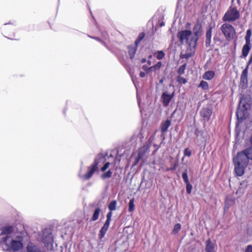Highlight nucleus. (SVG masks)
Masks as SVG:
<instances>
[{
	"instance_id": "nucleus-1",
	"label": "nucleus",
	"mask_w": 252,
	"mask_h": 252,
	"mask_svg": "<svg viewBox=\"0 0 252 252\" xmlns=\"http://www.w3.org/2000/svg\"><path fill=\"white\" fill-rule=\"evenodd\" d=\"M22 238L14 236V228L6 225L0 229V248L4 251H18L23 247Z\"/></svg>"
},
{
	"instance_id": "nucleus-2",
	"label": "nucleus",
	"mask_w": 252,
	"mask_h": 252,
	"mask_svg": "<svg viewBox=\"0 0 252 252\" xmlns=\"http://www.w3.org/2000/svg\"><path fill=\"white\" fill-rule=\"evenodd\" d=\"M191 32L190 30H183L178 32L177 37L179 38L181 43L183 44L185 42L189 46L190 51L194 53L196 47V43L192 42Z\"/></svg>"
},
{
	"instance_id": "nucleus-3",
	"label": "nucleus",
	"mask_w": 252,
	"mask_h": 252,
	"mask_svg": "<svg viewBox=\"0 0 252 252\" xmlns=\"http://www.w3.org/2000/svg\"><path fill=\"white\" fill-rule=\"evenodd\" d=\"M39 241L44 244L48 250H52L53 249V236L51 228H45L43 230L42 234L39 235Z\"/></svg>"
},
{
	"instance_id": "nucleus-4",
	"label": "nucleus",
	"mask_w": 252,
	"mask_h": 252,
	"mask_svg": "<svg viewBox=\"0 0 252 252\" xmlns=\"http://www.w3.org/2000/svg\"><path fill=\"white\" fill-rule=\"evenodd\" d=\"M102 158V155L101 154L99 155L96 158H95L93 163L91 166L88 167L87 173L83 176V178L84 180H89L92 177L94 172L98 169L99 159Z\"/></svg>"
},
{
	"instance_id": "nucleus-5",
	"label": "nucleus",
	"mask_w": 252,
	"mask_h": 252,
	"mask_svg": "<svg viewBox=\"0 0 252 252\" xmlns=\"http://www.w3.org/2000/svg\"><path fill=\"white\" fill-rule=\"evenodd\" d=\"M240 17V13L236 7L231 8L224 14L222 20L225 22H233Z\"/></svg>"
},
{
	"instance_id": "nucleus-6",
	"label": "nucleus",
	"mask_w": 252,
	"mask_h": 252,
	"mask_svg": "<svg viewBox=\"0 0 252 252\" xmlns=\"http://www.w3.org/2000/svg\"><path fill=\"white\" fill-rule=\"evenodd\" d=\"M221 31L227 40L232 39L236 33L234 27L227 23L221 26Z\"/></svg>"
},
{
	"instance_id": "nucleus-7",
	"label": "nucleus",
	"mask_w": 252,
	"mask_h": 252,
	"mask_svg": "<svg viewBox=\"0 0 252 252\" xmlns=\"http://www.w3.org/2000/svg\"><path fill=\"white\" fill-rule=\"evenodd\" d=\"M193 33L191 34L192 42L196 43L197 44V41L202 33V27L201 24L199 22H197L193 28Z\"/></svg>"
},
{
	"instance_id": "nucleus-8",
	"label": "nucleus",
	"mask_w": 252,
	"mask_h": 252,
	"mask_svg": "<svg viewBox=\"0 0 252 252\" xmlns=\"http://www.w3.org/2000/svg\"><path fill=\"white\" fill-rule=\"evenodd\" d=\"M249 160L246 157L245 154L243 151L238 152L236 156L233 158L234 163H238L247 166L249 164Z\"/></svg>"
},
{
	"instance_id": "nucleus-9",
	"label": "nucleus",
	"mask_w": 252,
	"mask_h": 252,
	"mask_svg": "<svg viewBox=\"0 0 252 252\" xmlns=\"http://www.w3.org/2000/svg\"><path fill=\"white\" fill-rule=\"evenodd\" d=\"M200 114L202 121L207 122L212 114V109L210 106H207L201 110Z\"/></svg>"
},
{
	"instance_id": "nucleus-10",
	"label": "nucleus",
	"mask_w": 252,
	"mask_h": 252,
	"mask_svg": "<svg viewBox=\"0 0 252 252\" xmlns=\"http://www.w3.org/2000/svg\"><path fill=\"white\" fill-rule=\"evenodd\" d=\"M174 95V93L173 92L170 94L167 91L163 92L161 96V101L164 107H167Z\"/></svg>"
},
{
	"instance_id": "nucleus-11",
	"label": "nucleus",
	"mask_w": 252,
	"mask_h": 252,
	"mask_svg": "<svg viewBox=\"0 0 252 252\" xmlns=\"http://www.w3.org/2000/svg\"><path fill=\"white\" fill-rule=\"evenodd\" d=\"M242 102V99H241L239 104V107L237 109L236 115L238 120L242 121L245 119V113L247 111V108L246 107V105L244 103L242 104V108H240V105Z\"/></svg>"
},
{
	"instance_id": "nucleus-12",
	"label": "nucleus",
	"mask_w": 252,
	"mask_h": 252,
	"mask_svg": "<svg viewBox=\"0 0 252 252\" xmlns=\"http://www.w3.org/2000/svg\"><path fill=\"white\" fill-rule=\"evenodd\" d=\"M248 71L247 68H245L241 75L240 86L242 90H245L248 87Z\"/></svg>"
},
{
	"instance_id": "nucleus-13",
	"label": "nucleus",
	"mask_w": 252,
	"mask_h": 252,
	"mask_svg": "<svg viewBox=\"0 0 252 252\" xmlns=\"http://www.w3.org/2000/svg\"><path fill=\"white\" fill-rule=\"evenodd\" d=\"M234 171L236 175L238 176H242L245 173V169L247 166H244L242 164L238 163H234Z\"/></svg>"
},
{
	"instance_id": "nucleus-14",
	"label": "nucleus",
	"mask_w": 252,
	"mask_h": 252,
	"mask_svg": "<svg viewBox=\"0 0 252 252\" xmlns=\"http://www.w3.org/2000/svg\"><path fill=\"white\" fill-rule=\"evenodd\" d=\"M212 29L213 27L209 26L206 32L205 45L207 47H209L211 45Z\"/></svg>"
},
{
	"instance_id": "nucleus-15",
	"label": "nucleus",
	"mask_w": 252,
	"mask_h": 252,
	"mask_svg": "<svg viewBox=\"0 0 252 252\" xmlns=\"http://www.w3.org/2000/svg\"><path fill=\"white\" fill-rule=\"evenodd\" d=\"M205 250L206 252H216L215 250L214 244L212 243L210 239L206 241Z\"/></svg>"
},
{
	"instance_id": "nucleus-16",
	"label": "nucleus",
	"mask_w": 252,
	"mask_h": 252,
	"mask_svg": "<svg viewBox=\"0 0 252 252\" xmlns=\"http://www.w3.org/2000/svg\"><path fill=\"white\" fill-rule=\"evenodd\" d=\"M251 42L246 41L245 44L243 46L242 48V55L243 57L246 58L248 56L251 50Z\"/></svg>"
},
{
	"instance_id": "nucleus-17",
	"label": "nucleus",
	"mask_w": 252,
	"mask_h": 252,
	"mask_svg": "<svg viewBox=\"0 0 252 252\" xmlns=\"http://www.w3.org/2000/svg\"><path fill=\"white\" fill-rule=\"evenodd\" d=\"M109 224H107L104 223L103 226L101 227L100 230H99L98 237L99 240L102 239L105 236L107 231L108 230V227L109 226Z\"/></svg>"
},
{
	"instance_id": "nucleus-18",
	"label": "nucleus",
	"mask_w": 252,
	"mask_h": 252,
	"mask_svg": "<svg viewBox=\"0 0 252 252\" xmlns=\"http://www.w3.org/2000/svg\"><path fill=\"white\" fill-rule=\"evenodd\" d=\"M171 120H166L162 122L160 124V129L162 133H164L167 131V129L171 125Z\"/></svg>"
},
{
	"instance_id": "nucleus-19",
	"label": "nucleus",
	"mask_w": 252,
	"mask_h": 252,
	"mask_svg": "<svg viewBox=\"0 0 252 252\" xmlns=\"http://www.w3.org/2000/svg\"><path fill=\"white\" fill-rule=\"evenodd\" d=\"M137 46H136L135 44L134 46L129 45L127 46L128 52L130 59L134 58L136 51L137 50Z\"/></svg>"
},
{
	"instance_id": "nucleus-20",
	"label": "nucleus",
	"mask_w": 252,
	"mask_h": 252,
	"mask_svg": "<svg viewBox=\"0 0 252 252\" xmlns=\"http://www.w3.org/2000/svg\"><path fill=\"white\" fill-rule=\"evenodd\" d=\"M235 198L231 196H227L225 199V207L227 209L235 203Z\"/></svg>"
},
{
	"instance_id": "nucleus-21",
	"label": "nucleus",
	"mask_w": 252,
	"mask_h": 252,
	"mask_svg": "<svg viewBox=\"0 0 252 252\" xmlns=\"http://www.w3.org/2000/svg\"><path fill=\"white\" fill-rule=\"evenodd\" d=\"M215 76V73L213 71H206L203 76V78L206 80H211Z\"/></svg>"
},
{
	"instance_id": "nucleus-22",
	"label": "nucleus",
	"mask_w": 252,
	"mask_h": 252,
	"mask_svg": "<svg viewBox=\"0 0 252 252\" xmlns=\"http://www.w3.org/2000/svg\"><path fill=\"white\" fill-rule=\"evenodd\" d=\"M249 160H252V146L243 150Z\"/></svg>"
},
{
	"instance_id": "nucleus-23",
	"label": "nucleus",
	"mask_w": 252,
	"mask_h": 252,
	"mask_svg": "<svg viewBox=\"0 0 252 252\" xmlns=\"http://www.w3.org/2000/svg\"><path fill=\"white\" fill-rule=\"evenodd\" d=\"M100 211L101 210L98 207L96 208L94 211L92 217L91 219V220L93 221L96 220L98 219Z\"/></svg>"
},
{
	"instance_id": "nucleus-24",
	"label": "nucleus",
	"mask_w": 252,
	"mask_h": 252,
	"mask_svg": "<svg viewBox=\"0 0 252 252\" xmlns=\"http://www.w3.org/2000/svg\"><path fill=\"white\" fill-rule=\"evenodd\" d=\"M145 35V34L144 32H142L139 33L138 37H137L135 41V44L136 45V46L138 45L140 41L144 38Z\"/></svg>"
},
{
	"instance_id": "nucleus-25",
	"label": "nucleus",
	"mask_w": 252,
	"mask_h": 252,
	"mask_svg": "<svg viewBox=\"0 0 252 252\" xmlns=\"http://www.w3.org/2000/svg\"><path fill=\"white\" fill-rule=\"evenodd\" d=\"M248 185L249 184H248L247 181H242L240 184V186L239 187V190L240 191H244L247 188Z\"/></svg>"
},
{
	"instance_id": "nucleus-26",
	"label": "nucleus",
	"mask_w": 252,
	"mask_h": 252,
	"mask_svg": "<svg viewBox=\"0 0 252 252\" xmlns=\"http://www.w3.org/2000/svg\"><path fill=\"white\" fill-rule=\"evenodd\" d=\"M117 201L116 200L112 201L108 205V209L111 211H114L116 209Z\"/></svg>"
},
{
	"instance_id": "nucleus-27",
	"label": "nucleus",
	"mask_w": 252,
	"mask_h": 252,
	"mask_svg": "<svg viewBox=\"0 0 252 252\" xmlns=\"http://www.w3.org/2000/svg\"><path fill=\"white\" fill-rule=\"evenodd\" d=\"M198 87L202 88L204 90H207L209 89V85L206 81L202 80L200 82Z\"/></svg>"
},
{
	"instance_id": "nucleus-28",
	"label": "nucleus",
	"mask_w": 252,
	"mask_h": 252,
	"mask_svg": "<svg viewBox=\"0 0 252 252\" xmlns=\"http://www.w3.org/2000/svg\"><path fill=\"white\" fill-rule=\"evenodd\" d=\"M187 67V63H185L184 64L181 65L179 68L177 70V73L180 75H182L184 74L185 70H186Z\"/></svg>"
},
{
	"instance_id": "nucleus-29",
	"label": "nucleus",
	"mask_w": 252,
	"mask_h": 252,
	"mask_svg": "<svg viewBox=\"0 0 252 252\" xmlns=\"http://www.w3.org/2000/svg\"><path fill=\"white\" fill-rule=\"evenodd\" d=\"M134 198H131L129 202L128 203V211L130 212H132L134 209Z\"/></svg>"
},
{
	"instance_id": "nucleus-30",
	"label": "nucleus",
	"mask_w": 252,
	"mask_h": 252,
	"mask_svg": "<svg viewBox=\"0 0 252 252\" xmlns=\"http://www.w3.org/2000/svg\"><path fill=\"white\" fill-rule=\"evenodd\" d=\"M112 175V172L110 170H109L106 172H105L104 173L102 174L101 175V179L104 180L106 178H109L111 177Z\"/></svg>"
},
{
	"instance_id": "nucleus-31",
	"label": "nucleus",
	"mask_w": 252,
	"mask_h": 252,
	"mask_svg": "<svg viewBox=\"0 0 252 252\" xmlns=\"http://www.w3.org/2000/svg\"><path fill=\"white\" fill-rule=\"evenodd\" d=\"M181 229V224L179 223H176L174 226V228L172 231V233L175 234L178 233L180 231Z\"/></svg>"
},
{
	"instance_id": "nucleus-32",
	"label": "nucleus",
	"mask_w": 252,
	"mask_h": 252,
	"mask_svg": "<svg viewBox=\"0 0 252 252\" xmlns=\"http://www.w3.org/2000/svg\"><path fill=\"white\" fill-rule=\"evenodd\" d=\"M161 65L162 63L161 62H158V63L155 65L151 66V71H156L157 70H159L161 67Z\"/></svg>"
},
{
	"instance_id": "nucleus-33",
	"label": "nucleus",
	"mask_w": 252,
	"mask_h": 252,
	"mask_svg": "<svg viewBox=\"0 0 252 252\" xmlns=\"http://www.w3.org/2000/svg\"><path fill=\"white\" fill-rule=\"evenodd\" d=\"M182 178L185 183H188L189 182L188 175V170L186 169L184 172L182 174Z\"/></svg>"
},
{
	"instance_id": "nucleus-34",
	"label": "nucleus",
	"mask_w": 252,
	"mask_h": 252,
	"mask_svg": "<svg viewBox=\"0 0 252 252\" xmlns=\"http://www.w3.org/2000/svg\"><path fill=\"white\" fill-rule=\"evenodd\" d=\"M145 153L146 152L144 148H140L138 151L137 157L142 159L145 155Z\"/></svg>"
},
{
	"instance_id": "nucleus-35",
	"label": "nucleus",
	"mask_w": 252,
	"mask_h": 252,
	"mask_svg": "<svg viewBox=\"0 0 252 252\" xmlns=\"http://www.w3.org/2000/svg\"><path fill=\"white\" fill-rule=\"evenodd\" d=\"M252 35V32L251 30H248L247 31L246 35L245 36V40L246 42H251L250 38Z\"/></svg>"
},
{
	"instance_id": "nucleus-36",
	"label": "nucleus",
	"mask_w": 252,
	"mask_h": 252,
	"mask_svg": "<svg viewBox=\"0 0 252 252\" xmlns=\"http://www.w3.org/2000/svg\"><path fill=\"white\" fill-rule=\"evenodd\" d=\"M112 216V211H110L106 215V220L105 222V223L110 224L111 220V217Z\"/></svg>"
},
{
	"instance_id": "nucleus-37",
	"label": "nucleus",
	"mask_w": 252,
	"mask_h": 252,
	"mask_svg": "<svg viewBox=\"0 0 252 252\" xmlns=\"http://www.w3.org/2000/svg\"><path fill=\"white\" fill-rule=\"evenodd\" d=\"M177 81L180 84H185L187 82V80L184 77L178 76L177 77Z\"/></svg>"
},
{
	"instance_id": "nucleus-38",
	"label": "nucleus",
	"mask_w": 252,
	"mask_h": 252,
	"mask_svg": "<svg viewBox=\"0 0 252 252\" xmlns=\"http://www.w3.org/2000/svg\"><path fill=\"white\" fill-rule=\"evenodd\" d=\"M193 53H188L186 54H181L180 58L181 59H188L190 57H191L193 55Z\"/></svg>"
},
{
	"instance_id": "nucleus-39",
	"label": "nucleus",
	"mask_w": 252,
	"mask_h": 252,
	"mask_svg": "<svg viewBox=\"0 0 252 252\" xmlns=\"http://www.w3.org/2000/svg\"><path fill=\"white\" fill-rule=\"evenodd\" d=\"M165 56L164 53L162 51H159L157 52V58L158 60H161Z\"/></svg>"
},
{
	"instance_id": "nucleus-40",
	"label": "nucleus",
	"mask_w": 252,
	"mask_h": 252,
	"mask_svg": "<svg viewBox=\"0 0 252 252\" xmlns=\"http://www.w3.org/2000/svg\"><path fill=\"white\" fill-rule=\"evenodd\" d=\"M185 184L186 185L187 192L188 194H190L191 193V190H192V186L190 184L189 182H188V183H185Z\"/></svg>"
},
{
	"instance_id": "nucleus-41",
	"label": "nucleus",
	"mask_w": 252,
	"mask_h": 252,
	"mask_svg": "<svg viewBox=\"0 0 252 252\" xmlns=\"http://www.w3.org/2000/svg\"><path fill=\"white\" fill-rule=\"evenodd\" d=\"M184 155L185 156L190 157L191 155V152L189 148H187L184 150Z\"/></svg>"
},
{
	"instance_id": "nucleus-42",
	"label": "nucleus",
	"mask_w": 252,
	"mask_h": 252,
	"mask_svg": "<svg viewBox=\"0 0 252 252\" xmlns=\"http://www.w3.org/2000/svg\"><path fill=\"white\" fill-rule=\"evenodd\" d=\"M22 252H32V244L29 243L26 249H24Z\"/></svg>"
},
{
	"instance_id": "nucleus-43",
	"label": "nucleus",
	"mask_w": 252,
	"mask_h": 252,
	"mask_svg": "<svg viewBox=\"0 0 252 252\" xmlns=\"http://www.w3.org/2000/svg\"><path fill=\"white\" fill-rule=\"evenodd\" d=\"M178 161H176L175 163L174 164L173 166L170 168H168L166 169L167 171H170V170H175L177 167L178 166Z\"/></svg>"
},
{
	"instance_id": "nucleus-44",
	"label": "nucleus",
	"mask_w": 252,
	"mask_h": 252,
	"mask_svg": "<svg viewBox=\"0 0 252 252\" xmlns=\"http://www.w3.org/2000/svg\"><path fill=\"white\" fill-rule=\"evenodd\" d=\"M142 69L146 72V73H148L150 71H151V67H149L146 64L143 65Z\"/></svg>"
},
{
	"instance_id": "nucleus-45",
	"label": "nucleus",
	"mask_w": 252,
	"mask_h": 252,
	"mask_svg": "<svg viewBox=\"0 0 252 252\" xmlns=\"http://www.w3.org/2000/svg\"><path fill=\"white\" fill-rule=\"evenodd\" d=\"M109 162H107L105 163L104 166L101 168V170L102 172H104L109 167Z\"/></svg>"
},
{
	"instance_id": "nucleus-46",
	"label": "nucleus",
	"mask_w": 252,
	"mask_h": 252,
	"mask_svg": "<svg viewBox=\"0 0 252 252\" xmlns=\"http://www.w3.org/2000/svg\"><path fill=\"white\" fill-rule=\"evenodd\" d=\"M252 63V54L251 55L250 58L247 63V66L245 68H247V71H248V68L249 65Z\"/></svg>"
},
{
	"instance_id": "nucleus-47",
	"label": "nucleus",
	"mask_w": 252,
	"mask_h": 252,
	"mask_svg": "<svg viewBox=\"0 0 252 252\" xmlns=\"http://www.w3.org/2000/svg\"><path fill=\"white\" fill-rule=\"evenodd\" d=\"M245 252H252V245H249L247 247Z\"/></svg>"
},
{
	"instance_id": "nucleus-48",
	"label": "nucleus",
	"mask_w": 252,
	"mask_h": 252,
	"mask_svg": "<svg viewBox=\"0 0 252 252\" xmlns=\"http://www.w3.org/2000/svg\"><path fill=\"white\" fill-rule=\"evenodd\" d=\"M141 159V158H139L138 157H137L135 159V161L134 162V163L133 164V165H136L138 164V163L139 162V161Z\"/></svg>"
},
{
	"instance_id": "nucleus-49",
	"label": "nucleus",
	"mask_w": 252,
	"mask_h": 252,
	"mask_svg": "<svg viewBox=\"0 0 252 252\" xmlns=\"http://www.w3.org/2000/svg\"><path fill=\"white\" fill-rule=\"evenodd\" d=\"M141 159V158H139L138 157H137L135 159V161L134 162V163L133 164V165H136L138 164V163L139 162V161Z\"/></svg>"
},
{
	"instance_id": "nucleus-50",
	"label": "nucleus",
	"mask_w": 252,
	"mask_h": 252,
	"mask_svg": "<svg viewBox=\"0 0 252 252\" xmlns=\"http://www.w3.org/2000/svg\"><path fill=\"white\" fill-rule=\"evenodd\" d=\"M146 73L143 71H140L139 73V76L141 78H144L146 76Z\"/></svg>"
},
{
	"instance_id": "nucleus-51",
	"label": "nucleus",
	"mask_w": 252,
	"mask_h": 252,
	"mask_svg": "<svg viewBox=\"0 0 252 252\" xmlns=\"http://www.w3.org/2000/svg\"><path fill=\"white\" fill-rule=\"evenodd\" d=\"M146 62V59L145 58H143L141 60V63H144Z\"/></svg>"
},
{
	"instance_id": "nucleus-52",
	"label": "nucleus",
	"mask_w": 252,
	"mask_h": 252,
	"mask_svg": "<svg viewBox=\"0 0 252 252\" xmlns=\"http://www.w3.org/2000/svg\"><path fill=\"white\" fill-rule=\"evenodd\" d=\"M163 80H164V78H162V79H161L159 81V83H160V84H162V83H163Z\"/></svg>"
},
{
	"instance_id": "nucleus-53",
	"label": "nucleus",
	"mask_w": 252,
	"mask_h": 252,
	"mask_svg": "<svg viewBox=\"0 0 252 252\" xmlns=\"http://www.w3.org/2000/svg\"><path fill=\"white\" fill-rule=\"evenodd\" d=\"M92 38H94V39H96V40H98V41H99V40H100V39H99V38L98 37H93Z\"/></svg>"
},
{
	"instance_id": "nucleus-54",
	"label": "nucleus",
	"mask_w": 252,
	"mask_h": 252,
	"mask_svg": "<svg viewBox=\"0 0 252 252\" xmlns=\"http://www.w3.org/2000/svg\"><path fill=\"white\" fill-rule=\"evenodd\" d=\"M164 25V23L163 22H161L160 24V27H162Z\"/></svg>"
},
{
	"instance_id": "nucleus-55",
	"label": "nucleus",
	"mask_w": 252,
	"mask_h": 252,
	"mask_svg": "<svg viewBox=\"0 0 252 252\" xmlns=\"http://www.w3.org/2000/svg\"><path fill=\"white\" fill-rule=\"evenodd\" d=\"M175 113V111L172 113V114H171V117H173V115H174Z\"/></svg>"
},
{
	"instance_id": "nucleus-56",
	"label": "nucleus",
	"mask_w": 252,
	"mask_h": 252,
	"mask_svg": "<svg viewBox=\"0 0 252 252\" xmlns=\"http://www.w3.org/2000/svg\"><path fill=\"white\" fill-rule=\"evenodd\" d=\"M148 63L149 65H150V64H151V62L150 61H148Z\"/></svg>"
},
{
	"instance_id": "nucleus-57",
	"label": "nucleus",
	"mask_w": 252,
	"mask_h": 252,
	"mask_svg": "<svg viewBox=\"0 0 252 252\" xmlns=\"http://www.w3.org/2000/svg\"><path fill=\"white\" fill-rule=\"evenodd\" d=\"M213 39L215 41L216 40H217V37L216 36H214Z\"/></svg>"
},
{
	"instance_id": "nucleus-58",
	"label": "nucleus",
	"mask_w": 252,
	"mask_h": 252,
	"mask_svg": "<svg viewBox=\"0 0 252 252\" xmlns=\"http://www.w3.org/2000/svg\"><path fill=\"white\" fill-rule=\"evenodd\" d=\"M188 25H189V26H190V23H187V26H188ZM186 28H188V26H187V27H186Z\"/></svg>"
},
{
	"instance_id": "nucleus-59",
	"label": "nucleus",
	"mask_w": 252,
	"mask_h": 252,
	"mask_svg": "<svg viewBox=\"0 0 252 252\" xmlns=\"http://www.w3.org/2000/svg\"><path fill=\"white\" fill-rule=\"evenodd\" d=\"M92 17H93V19H94V17H93V15H92Z\"/></svg>"
},
{
	"instance_id": "nucleus-60",
	"label": "nucleus",
	"mask_w": 252,
	"mask_h": 252,
	"mask_svg": "<svg viewBox=\"0 0 252 252\" xmlns=\"http://www.w3.org/2000/svg\"><path fill=\"white\" fill-rule=\"evenodd\" d=\"M92 17H93V19H94V17H93V15H92Z\"/></svg>"
},
{
	"instance_id": "nucleus-61",
	"label": "nucleus",
	"mask_w": 252,
	"mask_h": 252,
	"mask_svg": "<svg viewBox=\"0 0 252 252\" xmlns=\"http://www.w3.org/2000/svg\"><path fill=\"white\" fill-rule=\"evenodd\" d=\"M92 17H93V19H94V17H93V15H92Z\"/></svg>"
},
{
	"instance_id": "nucleus-62",
	"label": "nucleus",
	"mask_w": 252,
	"mask_h": 252,
	"mask_svg": "<svg viewBox=\"0 0 252 252\" xmlns=\"http://www.w3.org/2000/svg\"><path fill=\"white\" fill-rule=\"evenodd\" d=\"M149 57H150V58H151V57H152V55H150V56H149Z\"/></svg>"
}]
</instances>
